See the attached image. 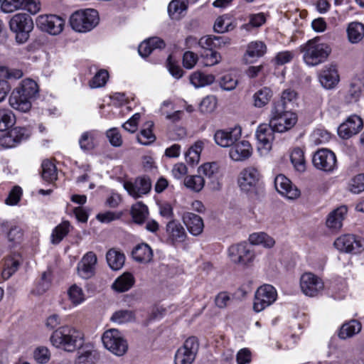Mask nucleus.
<instances>
[{
  "mask_svg": "<svg viewBox=\"0 0 364 364\" xmlns=\"http://www.w3.org/2000/svg\"><path fill=\"white\" fill-rule=\"evenodd\" d=\"M38 92L37 83L31 79H25L11 92L9 104L13 109L17 111L27 112L31 109L32 100Z\"/></svg>",
  "mask_w": 364,
  "mask_h": 364,
  "instance_id": "f257e3e1",
  "label": "nucleus"
},
{
  "mask_svg": "<svg viewBox=\"0 0 364 364\" xmlns=\"http://www.w3.org/2000/svg\"><path fill=\"white\" fill-rule=\"evenodd\" d=\"M50 341L57 348H62L68 352H73L82 346L83 334L75 327L63 326L52 333Z\"/></svg>",
  "mask_w": 364,
  "mask_h": 364,
  "instance_id": "f03ea898",
  "label": "nucleus"
},
{
  "mask_svg": "<svg viewBox=\"0 0 364 364\" xmlns=\"http://www.w3.org/2000/svg\"><path fill=\"white\" fill-rule=\"evenodd\" d=\"M318 38L309 40L301 47L303 60L309 66H316L325 62L331 53V47L318 42Z\"/></svg>",
  "mask_w": 364,
  "mask_h": 364,
  "instance_id": "7ed1b4c3",
  "label": "nucleus"
},
{
  "mask_svg": "<svg viewBox=\"0 0 364 364\" xmlns=\"http://www.w3.org/2000/svg\"><path fill=\"white\" fill-rule=\"evenodd\" d=\"M297 122L296 114L281 105H273L271 110L269 124L277 132L282 133L291 129Z\"/></svg>",
  "mask_w": 364,
  "mask_h": 364,
  "instance_id": "20e7f679",
  "label": "nucleus"
},
{
  "mask_svg": "<svg viewBox=\"0 0 364 364\" xmlns=\"http://www.w3.org/2000/svg\"><path fill=\"white\" fill-rule=\"evenodd\" d=\"M102 341L104 346L117 356L123 355L128 350L127 341L116 328L106 331L102 336Z\"/></svg>",
  "mask_w": 364,
  "mask_h": 364,
  "instance_id": "39448f33",
  "label": "nucleus"
},
{
  "mask_svg": "<svg viewBox=\"0 0 364 364\" xmlns=\"http://www.w3.org/2000/svg\"><path fill=\"white\" fill-rule=\"evenodd\" d=\"M228 252L232 262L242 266L249 265L255 257L251 245L246 242L232 245L228 248Z\"/></svg>",
  "mask_w": 364,
  "mask_h": 364,
  "instance_id": "423d86ee",
  "label": "nucleus"
},
{
  "mask_svg": "<svg viewBox=\"0 0 364 364\" xmlns=\"http://www.w3.org/2000/svg\"><path fill=\"white\" fill-rule=\"evenodd\" d=\"M277 293L275 288L270 284H264L259 287L255 292L253 309L260 312L272 305L277 299Z\"/></svg>",
  "mask_w": 364,
  "mask_h": 364,
  "instance_id": "0eeeda50",
  "label": "nucleus"
},
{
  "mask_svg": "<svg viewBox=\"0 0 364 364\" xmlns=\"http://www.w3.org/2000/svg\"><path fill=\"white\" fill-rule=\"evenodd\" d=\"M199 344L196 337L187 338L183 346L178 349L175 355V364H191L198 350Z\"/></svg>",
  "mask_w": 364,
  "mask_h": 364,
  "instance_id": "6e6552de",
  "label": "nucleus"
},
{
  "mask_svg": "<svg viewBox=\"0 0 364 364\" xmlns=\"http://www.w3.org/2000/svg\"><path fill=\"white\" fill-rule=\"evenodd\" d=\"M334 246L340 252L358 254L364 250V238L354 235H343L335 240Z\"/></svg>",
  "mask_w": 364,
  "mask_h": 364,
  "instance_id": "1a4fd4ad",
  "label": "nucleus"
},
{
  "mask_svg": "<svg viewBox=\"0 0 364 364\" xmlns=\"http://www.w3.org/2000/svg\"><path fill=\"white\" fill-rule=\"evenodd\" d=\"M259 179L260 174L257 169L250 166L240 172L237 183L242 191L253 192L259 186Z\"/></svg>",
  "mask_w": 364,
  "mask_h": 364,
  "instance_id": "9d476101",
  "label": "nucleus"
},
{
  "mask_svg": "<svg viewBox=\"0 0 364 364\" xmlns=\"http://www.w3.org/2000/svg\"><path fill=\"white\" fill-rule=\"evenodd\" d=\"M312 162L314 166L325 172H332L336 168V156L328 149H321L315 152Z\"/></svg>",
  "mask_w": 364,
  "mask_h": 364,
  "instance_id": "9b49d317",
  "label": "nucleus"
},
{
  "mask_svg": "<svg viewBox=\"0 0 364 364\" xmlns=\"http://www.w3.org/2000/svg\"><path fill=\"white\" fill-rule=\"evenodd\" d=\"M300 287L305 295L315 296L323 291L324 284L318 276L311 272H306L300 278Z\"/></svg>",
  "mask_w": 364,
  "mask_h": 364,
  "instance_id": "f8f14e48",
  "label": "nucleus"
},
{
  "mask_svg": "<svg viewBox=\"0 0 364 364\" xmlns=\"http://www.w3.org/2000/svg\"><path fill=\"white\" fill-rule=\"evenodd\" d=\"M198 172L200 176H204L208 179V184L213 191L221 189V175L216 163H205L198 168Z\"/></svg>",
  "mask_w": 364,
  "mask_h": 364,
  "instance_id": "ddd939ff",
  "label": "nucleus"
},
{
  "mask_svg": "<svg viewBox=\"0 0 364 364\" xmlns=\"http://www.w3.org/2000/svg\"><path fill=\"white\" fill-rule=\"evenodd\" d=\"M123 186L129 195L134 198H138L149 193L151 183L149 178L143 176L136 178L134 182L124 181Z\"/></svg>",
  "mask_w": 364,
  "mask_h": 364,
  "instance_id": "4468645a",
  "label": "nucleus"
},
{
  "mask_svg": "<svg viewBox=\"0 0 364 364\" xmlns=\"http://www.w3.org/2000/svg\"><path fill=\"white\" fill-rule=\"evenodd\" d=\"M241 134V128L240 127H235L216 131L214 139L215 143L222 147H231L240 139Z\"/></svg>",
  "mask_w": 364,
  "mask_h": 364,
  "instance_id": "2eb2a0df",
  "label": "nucleus"
},
{
  "mask_svg": "<svg viewBox=\"0 0 364 364\" xmlns=\"http://www.w3.org/2000/svg\"><path fill=\"white\" fill-rule=\"evenodd\" d=\"M28 137V133L25 128L15 127L0 136V146L5 149L13 148Z\"/></svg>",
  "mask_w": 364,
  "mask_h": 364,
  "instance_id": "dca6fc26",
  "label": "nucleus"
},
{
  "mask_svg": "<svg viewBox=\"0 0 364 364\" xmlns=\"http://www.w3.org/2000/svg\"><path fill=\"white\" fill-rule=\"evenodd\" d=\"M363 127L362 119L359 116L353 114L338 127V134L343 139H348L358 134L363 129Z\"/></svg>",
  "mask_w": 364,
  "mask_h": 364,
  "instance_id": "f3484780",
  "label": "nucleus"
},
{
  "mask_svg": "<svg viewBox=\"0 0 364 364\" xmlns=\"http://www.w3.org/2000/svg\"><path fill=\"white\" fill-rule=\"evenodd\" d=\"M97 258L93 252H87L78 262L77 269L78 275L85 279L91 278L95 273Z\"/></svg>",
  "mask_w": 364,
  "mask_h": 364,
  "instance_id": "a211bd4d",
  "label": "nucleus"
},
{
  "mask_svg": "<svg viewBox=\"0 0 364 364\" xmlns=\"http://www.w3.org/2000/svg\"><path fill=\"white\" fill-rule=\"evenodd\" d=\"M274 187L279 193L289 199H295L300 195L299 190L283 174L275 177Z\"/></svg>",
  "mask_w": 364,
  "mask_h": 364,
  "instance_id": "6ab92c4d",
  "label": "nucleus"
},
{
  "mask_svg": "<svg viewBox=\"0 0 364 364\" xmlns=\"http://www.w3.org/2000/svg\"><path fill=\"white\" fill-rule=\"evenodd\" d=\"M252 147L248 141H237L230 147L229 156L235 161H243L252 156Z\"/></svg>",
  "mask_w": 364,
  "mask_h": 364,
  "instance_id": "aec40b11",
  "label": "nucleus"
},
{
  "mask_svg": "<svg viewBox=\"0 0 364 364\" xmlns=\"http://www.w3.org/2000/svg\"><path fill=\"white\" fill-rule=\"evenodd\" d=\"M276 130L269 124H261L256 132V137L259 143L258 149L269 151L272 148V144L274 139Z\"/></svg>",
  "mask_w": 364,
  "mask_h": 364,
  "instance_id": "412c9836",
  "label": "nucleus"
},
{
  "mask_svg": "<svg viewBox=\"0 0 364 364\" xmlns=\"http://www.w3.org/2000/svg\"><path fill=\"white\" fill-rule=\"evenodd\" d=\"M166 232L168 241L172 245L184 242L187 235L183 225L176 220H172L166 224Z\"/></svg>",
  "mask_w": 364,
  "mask_h": 364,
  "instance_id": "4be33fe9",
  "label": "nucleus"
},
{
  "mask_svg": "<svg viewBox=\"0 0 364 364\" xmlns=\"http://www.w3.org/2000/svg\"><path fill=\"white\" fill-rule=\"evenodd\" d=\"M364 91V81L360 77H354L351 80L349 87L344 96L346 103L350 104L359 100Z\"/></svg>",
  "mask_w": 364,
  "mask_h": 364,
  "instance_id": "5701e85b",
  "label": "nucleus"
},
{
  "mask_svg": "<svg viewBox=\"0 0 364 364\" xmlns=\"http://www.w3.org/2000/svg\"><path fill=\"white\" fill-rule=\"evenodd\" d=\"M183 221L191 234L195 236L199 235L203 230V220L199 215L186 212L182 216Z\"/></svg>",
  "mask_w": 364,
  "mask_h": 364,
  "instance_id": "b1692460",
  "label": "nucleus"
},
{
  "mask_svg": "<svg viewBox=\"0 0 364 364\" xmlns=\"http://www.w3.org/2000/svg\"><path fill=\"white\" fill-rule=\"evenodd\" d=\"M319 81L326 89L333 88L339 82V75L336 66L325 67L319 74Z\"/></svg>",
  "mask_w": 364,
  "mask_h": 364,
  "instance_id": "393cba45",
  "label": "nucleus"
},
{
  "mask_svg": "<svg viewBox=\"0 0 364 364\" xmlns=\"http://www.w3.org/2000/svg\"><path fill=\"white\" fill-rule=\"evenodd\" d=\"M99 20L97 10L87 9L75 11L70 16L69 23H98Z\"/></svg>",
  "mask_w": 364,
  "mask_h": 364,
  "instance_id": "a878e982",
  "label": "nucleus"
},
{
  "mask_svg": "<svg viewBox=\"0 0 364 364\" xmlns=\"http://www.w3.org/2000/svg\"><path fill=\"white\" fill-rule=\"evenodd\" d=\"M347 211V207L341 205L331 212L326 220L327 227L333 230L341 229Z\"/></svg>",
  "mask_w": 364,
  "mask_h": 364,
  "instance_id": "bb28decb",
  "label": "nucleus"
},
{
  "mask_svg": "<svg viewBox=\"0 0 364 364\" xmlns=\"http://www.w3.org/2000/svg\"><path fill=\"white\" fill-rule=\"evenodd\" d=\"M189 0H172L168 6V16L173 21H179L186 14Z\"/></svg>",
  "mask_w": 364,
  "mask_h": 364,
  "instance_id": "cd10ccee",
  "label": "nucleus"
},
{
  "mask_svg": "<svg viewBox=\"0 0 364 364\" xmlns=\"http://www.w3.org/2000/svg\"><path fill=\"white\" fill-rule=\"evenodd\" d=\"M266 45L262 41H252L247 46L245 55L246 63H253L257 58L262 57L266 52Z\"/></svg>",
  "mask_w": 364,
  "mask_h": 364,
  "instance_id": "c85d7f7f",
  "label": "nucleus"
},
{
  "mask_svg": "<svg viewBox=\"0 0 364 364\" xmlns=\"http://www.w3.org/2000/svg\"><path fill=\"white\" fill-rule=\"evenodd\" d=\"M297 100L296 92L291 88H288L282 92L280 100L275 102L273 105H281L284 109L292 111L297 105Z\"/></svg>",
  "mask_w": 364,
  "mask_h": 364,
  "instance_id": "c756f323",
  "label": "nucleus"
},
{
  "mask_svg": "<svg viewBox=\"0 0 364 364\" xmlns=\"http://www.w3.org/2000/svg\"><path fill=\"white\" fill-rule=\"evenodd\" d=\"M164 46L165 43L161 39L154 37L143 41L139 46L138 52L142 58H146L155 49L162 48Z\"/></svg>",
  "mask_w": 364,
  "mask_h": 364,
  "instance_id": "7c9ffc66",
  "label": "nucleus"
},
{
  "mask_svg": "<svg viewBox=\"0 0 364 364\" xmlns=\"http://www.w3.org/2000/svg\"><path fill=\"white\" fill-rule=\"evenodd\" d=\"M107 262L109 267L113 270H119L122 268L125 262L124 254L115 249H110L106 255Z\"/></svg>",
  "mask_w": 364,
  "mask_h": 364,
  "instance_id": "2f4dec72",
  "label": "nucleus"
},
{
  "mask_svg": "<svg viewBox=\"0 0 364 364\" xmlns=\"http://www.w3.org/2000/svg\"><path fill=\"white\" fill-rule=\"evenodd\" d=\"M135 279L130 272H124L117 277L112 284V288L118 292H125L134 284Z\"/></svg>",
  "mask_w": 364,
  "mask_h": 364,
  "instance_id": "473e14b6",
  "label": "nucleus"
},
{
  "mask_svg": "<svg viewBox=\"0 0 364 364\" xmlns=\"http://www.w3.org/2000/svg\"><path fill=\"white\" fill-rule=\"evenodd\" d=\"M132 254L134 260L141 263L150 262L153 257L152 250L146 243L137 245L132 250Z\"/></svg>",
  "mask_w": 364,
  "mask_h": 364,
  "instance_id": "72a5a7b5",
  "label": "nucleus"
},
{
  "mask_svg": "<svg viewBox=\"0 0 364 364\" xmlns=\"http://www.w3.org/2000/svg\"><path fill=\"white\" fill-rule=\"evenodd\" d=\"M9 27L11 32L15 34L16 42L23 43L28 39L33 24H9Z\"/></svg>",
  "mask_w": 364,
  "mask_h": 364,
  "instance_id": "f704fd0d",
  "label": "nucleus"
},
{
  "mask_svg": "<svg viewBox=\"0 0 364 364\" xmlns=\"http://www.w3.org/2000/svg\"><path fill=\"white\" fill-rule=\"evenodd\" d=\"M2 231L7 232V237L9 241L18 242L23 237V230L14 223L4 221L1 223Z\"/></svg>",
  "mask_w": 364,
  "mask_h": 364,
  "instance_id": "c9c22d12",
  "label": "nucleus"
},
{
  "mask_svg": "<svg viewBox=\"0 0 364 364\" xmlns=\"http://www.w3.org/2000/svg\"><path fill=\"white\" fill-rule=\"evenodd\" d=\"M361 323L356 320H351L345 323L341 327L338 336L341 339L350 338L358 333L361 330Z\"/></svg>",
  "mask_w": 364,
  "mask_h": 364,
  "instance_id": "e433bc0d",
  "label": "nucleus"
},
{
  "mask_svg": "<svg viewBox=\"0 0 364 364\" xmlns=\"http://www.w3.org/2000/svg\"><path fill=\"white\" fill-rule=\"evenodd\" d=\"M154 127V123L151 121L146 122L139 134L137 136V141L142 145H149L153 143L156 136L152 132V127Z\"/></svg>",
  "mask_w": 364,
  "mask_h": 364,
  "instance_id": "4c0bfd02",
  "label": "nucleus"
},
{
  "mask_svg": "<svg viewBox=\"0 0 364 364\" xmlns=\"http://www.w3.org/2000/svg\"><path fill=\"white\" fill-rule=\"evenodd\" d=\"M249 241L252 245H262L264 247H272L274 244V240L265 232H255L249 236Z\"/></svg>",
  "mask_w": 364,
  "mask_h": 364,
  "instance_id": "58836bf2",
  "label": "nucleus"
},
{
  "mask_svg": "<svg viewBox=\"0 0 364 364\" xmlns=\"http://www.w3.org/2000/svg\"><path fill=\"white\" fill-rule=\"evenodd\" d=\"M110 321L117 324H124L135 321V314L129 309H120L114 312Z\"/></svg>",
  "mask_w": 364,
  "mask_h": 364,
  "instance_id": "ea45409f",
  "label": "nucleus"
},
{
  "mask_svg": "<svg viewBox=\"0 0 364 364\" xmlns=\"http://www.w3.org/2000/svg\"><path fill=\"white\" fill-rule=\"evenodd\" d=\"M191 83L196 88L211 85L215 81V76L211 74H204L196 72L190 77Z\"/></svg>",
  "mask_w": 364,
  "mask_h": 364,
  "instance_id": "a19ab883",
  "label": "nucleus"
},
{
  "mask_svg": "<svg viewBox=\"0 0 364 364\" xmlns=\"http://www.w3.org/2000/svg\"><path fill=\"white\" fill-rule=\"evenodd\" d=\"M70 232V223L63 221L53 230L50 238L53 245L59 244Z\"/></svg>",
  "mask_w": 364,
  "mask_h": 364,
  "instance_id": "79ce46f5",
  "label": "nucleus"
},
{
  "mask_svg": "<svg viewBox=\"0 0 364 364\" xmlns=\"http://www.w3.org/2000/svg\"><path fill=\"white\" fill-rule=\"evenodd\" d=\"M272 96V90L267 87H262L257 91L253 95L254 106L262 107L266 105Z\"/></svg>",
  "mask_w": 364,
  "mask_h": 364,
  "instance_id": "37998d69",
  "label": "nucleus"
},
{
  "mask_svg": "<svg viewBox=\"0 0 364 364\" xmlns=\"http://www.w3.org/2000/svg\"><path fill=\"white\" fill-rule=\"evenodd\" d=\"M131 213L134 221L138 224H142L149 214L147 206L141 202L132 205Z\"/></svg>",
  "mask_w": 364,
  "mask_h": 364,
  "instance_id": "c03bdc74",
  "label": "nucleus"
},
{
  "mask_svg": "<svg viewBox=\"0 0 364 364\" xmlns=\"http://www.w3.org/2000/svg\"><path fill=\"white\" fill-rule=\"evenodd\" d=\"M203 148V143L201 141H198L191 146L185 155L187 163L192 165L198 163Z\"/></svg>",
  "mask_w": 364,
  "mask_h": 364,
  "instance_id": "a18cd8bd",
  "label": "nucleus"
},
{
  "mask_svg": "<svg viewBox=\"0 0 364 364\" xmlns=\"http://www.w3.org/2000/svg\"><path fill=\"white\" fill-rule=\"evenodd\" d=\"M290 160L295 169L303 172L306 169L304 154L300 148H295L290 154Z\"/></svg>",
  "mask_w": 364,
  "mask_h": 364,
  "instance_id": "49530a36",
  "label": "nucleus"
},
{
  "mask_svg": "<svg viewBox=\"0 0 364 364\" xmlns=\"http://www.w3.org/2000/svg\"><path fill=\"white\" fill-rule=\"evenodd\" d=\"M347 33L350 42L358 43L364 37V24H348Z\"/></svg>",
  "mask_w": 364,
  "mask_h": 364,
  "instance_id": "de8ad7c7",
  "label": "nucleus"
},
{
  "mask_svg": "<svg viewBox=\"0 0 364 364\" xmlns=\"http://www.w3.org/2000/svg\"><path fill=\"white\" fill-rule=\"evenodd\" d=\"M42 178L48 182H53L57 179L56 167L50 160L46 159L42 162Z\"/></svg>",
  "mask_w": 364,
  "mask_h": 364,
  "instance_id": "09e8293b",
  "label": "nucleus"
},
{
  "mask_svg": "<svg viewBox=\"0 0 364 364\" xmlns=\"http://www.w3.org/2000/svg\"><path fill=\"white\" fill-rule=\"evenodd\" d=\"M69 300L74 306L82 304L85 300V295L81 287L74 284L68 289Z\"/></svg>",
  "mask_w": 364,
  "mask_h": 364,
  "instance_id": "8fccbe9b",
  "label": "nucleus"
},
{
  "mask_svg": "<svg viewBox=\"0 0 364 364\" xmlns=\"http://www.w3.org/2000/svg\"><path fill=\"white\" fill-rule=\"evenodd\" d=\"M184 185L193 191L199 192L204 187L205 179L200 174L188 176L184 179Z\"/></svg>",
  "mask_w": 364,
  "mask_h": 364,
  "instance_id": "3c124183",
  "label": "nucleus"
},
{
  "mask_svg": "<svg viewBox=\"0 0 364 364\" xmlns=\"http://www.w3.org/2000/svg\"><path fill=\"white\" fill-rule=\"evenodd\" d=\"M20 265L18 259L9 257L5 259L4 269L1 275L4 279H9L18 269Z\"/></svg>",
  "mask_w": 364,
  "mask_h": 364,
  "instance_id": "603ef678",
  "label": "nucleus"
},
{
  "mask_svg": "<svg viewBox=\"0 0 364 364\" xmlns=\"http://www.w3.org/2000/svg\"><path fill=\"white\" fill-rule=\"evenodd\" d=\"M205 66H213L218 64L222 59L220 54L213 50H205L200 53Z\"/></svg>",
  "mask_w": 364,
  "mask_h": 364,
  "instance_id": "864d4df0",
  "label": "nucleus"
},
{
  "mask_svg": "<svg viewBox=\"0 0 364 364\" xmlns=\"http://www.w3.org/2000/svg\"><path fill=\"white\" fill-rule=\"evenodd\" d=\"M15 122V116L7 109H0V131L4 132L12 127Z\"/></svg>",
  "mask_w": 364,
  "mask_h": 364,
  "instance_id": "5fc2aeb1",
  "label": "nucleus"
},
{
  "mask_svg": "<svg viewBox=\"0 0 364 364\" xmlns=\"http://www.w3.org/2000/svg\"><path fill=\"white\" fill-rule=\"evenodd\" d=\"M95 134L94 132H85L79 139V145L82 150L90 151L95 146L94 144Z\"/></svg>",
  "mask_w": 364,
  "mask_h": 364,
  "instance_id": "6e6d98bb",
  "label": "nucleus"
},
{
  "mask_svg": "<svg viewBox=\"0 0 364 364\" xmlns=\"http://www.w3.org/2000/svg\"><path fill=\"white\" fill-rule=\"evenodd\" d=\"M50 352L47 347L39 346L33 352V358L39 364H46L50 359Z\"/></svg>",
  "mask_w": 364,
  "mask_h": 364,
  "instance_id": "4d7b16f0",
  "label": "nucleus"
},
{
  "mask_svg": "<svg viewBox=\"0 0 364 364\" xmlns=\"http://www.w3.org/2000/svg\"><path fill=\"white\" fill-rule=\"evenodd\" d=\"M109 77V73L106 70H99L90 82L91 88H98L103 87Z\"/></svg>",
  "mask_w": 364,
  "mask_h": 364,
  "instance_id": "13d9d810",
  "label": "nucleus"
},
{
  "mask_svg": "<svg viewBox=\"0 0 364 364\" xmlns=\"http://www.w3.org/2000/svg\"><path fill=\"white\" fill-rule=\"evenodd\" d=\"M331 138V134L326 130L322 129H316L312 135L311 139L312 141L316 144H323L329 141Z\"/></svg>",
  "mask_w": 364,
  "mask_h": 364,
  "instance_id": "bf43d9fd",
  "label": "nucleus"
},
{
  "mask_svg": "<svg viewBox=\"0 0 364 364\" xmlns=\"http://www.w3.org/2000/svg\"><path fill=\"white\" fill-rule=\"evenodd\" d=\"M220 87L226 91L234 90L237 85V80L230 74L224 75L219 80Z\"/></svg>",
  "mask_w": 364,
  "mask_h": 364,
  "instance_id": "052dcab7",
  "label": "nucleus"
},
{
  "mask_svg": "<svg viewBox=\"0 0 364 364\" xmlns=\"http://www.w3.org/2000/svg\"><path fill=\"white\" fill-rule=\"evenodd\" d=\"M26 0H4L1 6L5 13H11L23 7Z\"/></svg>",
  "mask_w": 364,
  "mask_h": 364,
  "instance_id": "680f3d73",
  "label": "nucleus"
},
{
  "mask_svg": "<svg viewBox=\"0 0 364 364\" xmlns=\"http://www.w3.org/2000/svg\"><path fill=\"white\" fill-rule=\"evenodd\" d=\"M217 100L213 96H207L203 99L199 105V109L202 113H210L216 107Z\"/></svg>",
  "mask_w": 364,
  "mask_h": 364,
  "instance_id": "e2e57ef3",
  "label": "nucleus"
},
{
  "mask_svg": "<svg viewBox=\"0 0 364 364\" xmlns=\"http://www.w3.org/2000/svg\"><path fill=\"white\" fill-rule=\"evenodd\" d=\"M349 189L350 192L358 194L364 191V174H358L352 178Z\"/></svg>",
  "mask_w": 364,
  "mask_h": 364,
  "instance_id": "0e129e2a",
  "label": "nucleus"
},
{
  "mask_svg": "<svg viewBox=\"0 0 364 364\" xmlns=\"http://www.w3.org/2000/svg\"><path fill=\"white\" fill-rule=\"evenodd\" d=\"M106 136L109 143L116 147H119L122 144V136L117 128H112L107 131Z\"/></svg>",
  "mask_w": 364,
  "mask_h": 364,
  "instance_id": "69168bd1",
  "label": "nucleus"
},
{
  "mask_svg": "<svg viewBox=\"0 0 364 364\" xmlns=\"http://www.w3.org/2000/svg\"><path fill=\"white\" fill-rule=\"evenodd\" d=\"M294 55V51L285 50L279 52L274 58L275 63L279 65L288 63L292 60Z\"/></svg>",
  "mask_w": 364,
  "mask_h": 364,
  "instance_id": "338daca9",
  "label": "nucleus"
},
{
  "mask_svg": "<svg viewBox=\"0 0 364 364\" xmlns=\"http://www.w3.org/2000/svg\"><path fill=\"white\" fill-rule=\"evenodd\" d=\"M22 194V190L19 186H15L10 191L9 196L5 200L7 205H14L18 203Z\"/></svg>",
  "mask_w": 364,
  "mask_h": 364,
  "instance_id": "774afa93",
  "label": "nucleus"
}]
</instances>
